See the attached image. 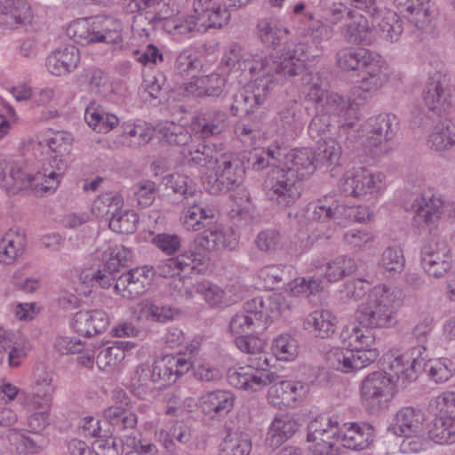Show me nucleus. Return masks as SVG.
<instances>
[{
	"label": "nucleus",
	"mask_w": 455,
	"mask_h": 455,
	"mask_svg": "<svg viewBox=\"0 0 455 455\" xmlns=\"http://www.w3.org/2000/svg\"><path fill=\"white\" fill-rule=\"evenodd\" d=\"M205 163L195 164L193 168L204 172V186L210 194L218 195L238 187L243 180L245 170L241 160L231 152H222L210 146Z\"/></svg>",
	"instance_id": "7ed1b4c3"
},
{
	"label": "nucleus",
	"mask_w": 455,
	"mask_h": 455,
	"mask_svg": "<svg viewBox=\"0 0 455 455\" xmlns=\"http://www.w3.org/2000/svg\"><path fill=\"white\" fill-rule=\"evenodd\" d=\"M397 119L391 114H380L367 121L366 147L374 156L387 154L390 149L389 141L397 131Z\"/></svg>",
	"instance_id": "f3484780"
},
{
	"label": "nucleus",
	"mask_w": 455,
	"mask_h": 455,
	"mask_svg": "<svg viewBox=\"0 0 455 455\" xmlns=\"http://www.w3.org/2000/svg\"><path fill=\"white\" fill-rule=\"evenodd\" d=\"M156 271L153 267L143 266L121 275L115 283L116 291L124 298L132 299L150 287Z\"/></svg>",
	"instance_id": "4be33fe9"
},
{
	"label": "nucleus",
	"mask_w": 455,
	"mask_h": 455,
	"mask_svg": "<svg viewBox=\"0 0 455 455\" xmlns=\"http://www.w3.org/2000/svg\"><path fill=\"white\" fill-rule=\"evenodd\" d=\"M375 432L371 425L366 422L344 424L339 432V440L345 448L363 451L373 443Z\"/></svg>",
	"instance_id": "c85d7f7f"
},
{
	"label": "nucleus",
	"mask_w": 455,
	"mask_h": 455,
	"mask_svg": "<svg viewBox=\"0 0 455 455\" xmlns=\"http://www.w3.org/2000/svg\"><path fill=\"white\" fill-rule=\"evenodd\" d=\"M216 210L204 201V194L190 198L181 212V222L188 231H201L214 220Z\"/></svg>",
	"instance_id": "b1692460"
},
{
	"label": "nucleus",
	"mask_w": 455,
	"mask_h": 455,
	"mask_svg": "<svg viewBox=\"0 0 455 455\" xmlns=\"http://www.w3.org/2000/svg\"><path fill=\"white\" fill-rule=\"evenodd\" d=\"M123 341H116L112 346L103 347L96 356V363L100 370L111 371L124 359L125 348Z\"/></svg>",
	"instance_id": "5fc2aeb1"
},
{
	"label": "nucleus",
	"mask_w": 455,
	"mask_h": 455,
	"mask_svg": "<svg viewBox=\"0 0 455 455\" xmlns=\"http://www.w3.org/2000/svg\"><path fill=\"white\" fill-rule=\"evenodd\" d=\"M306 101L340 126H351L358 119L356 103L338 92L328 91V83L319 72H307L302 77Z\"/></svg>",
	"instance_id": "f03ea898"
},
{
	"label": "nucleus",
	"mask_w": 455,
	"mask_h": 455,
	"mask_svg": "<svg viewBox=\"0 0 455 455\" xmlns=\"http://www.w3.org/2000/svg\"><path fill=\"white\" fill-rule=\"evenodd\" d=\"M286 158L285 172H292L298 180L309 177L315 170V153L307 148L293 149L289 154L284 153Z\"/></svg>",
	"instance_id": "c9c22d12"
},
{
	"label": "nucleus",
	"mask_w": 455,
	"mask_h": 455,
	"mask_svg": "<svg viewBox=\"0 0 455 455\" xmlns=\"http://www.w3.org/2000/svg\"><path fill=\"white\" fill-rule=\"evenodd\" d=\"M235 400V395L228 390L208 391L200 396L199 408L205 416L218 419L226 416L232 411Z\"/></svg>",
	"instance_id": "bb28decb"
},
{
	"label": "nucleus",
	"mask_w": 455,
	"mask_h": 455,
	"mask_svg": "<svg viewBox=\"0 0 455 455\" xmlns=\"http://www.w3.org/2000/svg\"><path fill=\"white\" fill-rule=\"evenodd\" d=\"M299 180L292 172L285 168L275 167L265 181L266 195L268 199L280 207L293 204L300 196Z\"/></svg>",
	"instance_id": "2eb2a0df"
},
{
	"label": "nucleus",
	"mask_w": 455,
	"mask_h": 455,
	"mask_svg": "<svg viewBox=\"0 0 455 455\" xmlns=\"http://www.w3.org/2000/svg\"><path fill=\"white\" fill-rule=\"evenodd\" d=\"M124 199L118 194L104 193L99 196L92 203V212L97 218H105L113 215L122 209Z\"/></svg>",
	"instance_id": "680f3d73"
},
{
	"label": "nucleus",
	"mask_w": 455,
	"mask_h": 455,
	"mask_svg": "<svg viewBox=\"0 0 455 455\" xmlns=\"http://www.w3.org/2000/svg\"><path fill=\"white\" fill-rule=\"evenodd\" d=\"M259 61H261V56L244 52L236 44L229 47L222 59V63L226 67L234 68L237 66L242 71L248 70L250 74L256 76L259 75V68L256 65Z\"/></svg>",
	"instance_id": "37998d69"
},
{
	"label": "nucleus",
	"mask_w": 455,
	"mask_h": 455,
	"mask_svg": "<svg viewBox=\"0 0 455 455\" xmlns=\"http://www.w3.org/2000/svg\"><path fill=\"white\" fill-rule=\"evenodd\" d=\"M249 311H256L261 323L268 320L277 318L281 314L289 308L284 298L280 293H273L267 296L255 297L247 301Z\"/></svg>",
	"instance_id": "c756f323"
},
{
	"label": "nucleus",
	"mask_w": 455,
	"mask_h": 455,
	"mask_svg": "<svg viewBox=\"0 0 455 455\" xmlns=\"http://www.w3.org/2000/svg\"><path fill=\"white\" fill-rule=\"evenodd\" d=\"M132 257L130 249L122 244L106 243L94 252V259L102 263V268L96 271L95 283L104 289L116 282V273L125 267Z\"/></svg>",
	"instance_id": "4468645a"
},
{
	"label": "nucleus",
	"mask_w": 455,
	"mask_h": 455,
	"mask_svg": "<svg viewBox=\"0 0 455 455\" xmlns=\"http://www.w3.org/2000/svg\"><path fill=\"white\" fill-rule=\"evenodd\" d=\"M161 140L169 145L181 147L180 163L189 168L195 164L205 163V157L211 153L210 145L195 144L188 129L175 123L159 125L157 127Z\"/></svg>",
	"instance_id": "9b49d317"
},
{
	"label": "nucleus",
	"mask_w": 455,
	"mask_h": 455,
	"mask_svg": "<svg viewBox=\"0 0 455 455\" xmlns=\"http://www.w3.org/2000/svg\"><path fill=\"white\" fill-rule=\"evenodd\" d=\"M343 208L344 205H341L333 196H325L308 204L306 214L310 221L325 222L342 215Z\"/></svg>",
	"instance_id": "a19ab883"
},
{
	"label": "nucleus",
	"mask_w": 455,
	"mask_h": 455,
	"mask_svg": "<svg viewBox=\"0 0 455 455\" xmlns=\"http://www.w3.org/2000/svg\"><path fill=\"white\" fill-rule=\"evenodd\" d=\"M368 20L355 11H347V19L342 28L345 39L352 44H369L371 38Z\"/></svg>",
	"instance_id": "79ce46f5"
},
{
	"label": "nucleus",
	"mask_w": 455,
	"mask_h": 455,
	"mask_svg": "<svg viewBox=\"0 0 455 455\" xmlns=\"http://www.w3.org/2000/svg\"><path fill=\"white\" fill-rule=\"evenodd\" d=\"M206 253L195 250H186L176 257L160 261L154 270L163 277H173L186 270H195L198 273L206 269L209 262Z\"/></svg>",
	"instance_id": "aec40b11"
},
{
	"label": "nucleus",
	"mask_w": 455,
	"mask_h": 455,
	"mask_svg": "<svg viewBox=\"0 0 455 455\" xmlns=\"http://www.w3.org/2000/svg\"><path fill=\"white\" fill-rule=\"evenodd\" d=\"M303 27L299 28V35L308 38L316 48L330 40L334 35L332 27L321 20H315L312 12H306L301 20Z\"/></svg>",
	"instance_id": "ea45409f"
},
{
	"label": "nucleus",
	"mask_w": 455,
	"mask_h": 455,
	"mask_svg": "<svg viewBox=\"0 0 455 455\" xmlns=\"http://www.w3.org/2000/svg\"><path fill=\"white\" fill-rule=\"evenodd\" d=\"M109 325L107 313L101 309L81 310L76 312L72 319L73 330L84 337H92L101 333Z\"/></svg>",
	"instance_id": "cd10ccee"
},
{
	"label": "nucleus",
	"mask_w": 455,
	"mask_h": 455,
	"mask_svg": "<svg viewBox=\"0 0 455 455\" xmlns=\"http://www.w3.org/2000/svg\"><path fill=\"white\" fill-rule=\"evenodd\" d=\"M104 416L114 430L118 433L133 430L138 421L137 415L133 411L120 406L107 408Z\"/></svg>",
	"instance_id": "3c124183"
},
{
	"label": "nucleus",
	"mask_w": 455,
	"mask_h": 455,
	"mask_svg": "<svg viewBox=\"0 0 455 455\" xmlns=\"http://www.w3.org/2000/svg\"><path fill=\"white\" fill-rule=\"evenodd\" d=\"M340 338L353 350L370 348L375 341L369 330H363L355 325L345 326L340 332Z\"/></svg>",
	"instance_id": "4d7b16f0"
},
{
	"label": "nucleus",
	"mask_w": 455,
	"mask_h": 455,
	"mask_svg": "<svg viewBox=\"0 0 455 455\" xmlns=\"http://www.w3.org/2000/svg\"><path fill=\"white\" fill-rule=\"evenodd\" d=\"M194 243L196 248L207 251L234 250L238 243V238L233 229L223 228L213 220L196 236Z\"/></svg>",
	"instance_id": "5701e85b"
},
{
	"label": "nucleus",
	"mask_w": 455,
	"mask_h": 455,
	"mask_svg": "<svg viewBox=\"0 0 455 455\" xmlns=\"http://www.w3.org/2000/svg\"><path fill=\"white\" fill-rule=\"evenodd\" d=\"M356 269L357 264L353 258L340 255L327 263L324 277L328 282H337L352 275Z\"/></svg>",
	"instance_id": "13d9d810"
},
{
	"label": "nucleus",
	"mask_w": 455,
	"mask_h": 455,
	"mask_svg": "<svg viewBox=\"0 0 455 455\" xmlns=\"http://www.w3.org/2000/svg\"><path fill=\"white\" fill-rule=\"evenodd\" d=\"M455 419L439 413L429 430L430 438L439 444H452L455 443Z\"/></svg>",
	"instance_id": "603ef678"
},
{
	"label": "nucleus",
	"mask_w": 455,
	"mask_h": 455,
	"mask_svg": "<svg viewBox=\"0 0 455 455\" xmlns=\"http://www.w3.org/2000/svg\"><path fill=\"white\" fill-rule=\"evenodd\" d=\"M443 200L431 188H423L411 204L413 220L418 226L435 223L441 215Z\"/></svg>",
	"instance_id": "393cba45"
},
{
	"label": "nucleus",
	"mask_w": 455,
	"mask_h": 455,
	"mask_svg": "<svg viewBox=\"0 0 455 455\" xmlns=\"http://www.w3.org/2000/svg\"><path fill=\"white\" fill-rule=\"evenodd\" d=\"M2 22L11 28L29 23L31 8L26 0H0Z\"/></svg>",
	"instance_id": "4c0bfd02"
},
{
	"label": "nucleus",
	"mask_w": 455,
	"mask_h": 455,
	"mask_svg": "<svg viewBox=\"0 0 455 455\" xmlns=\"http://www.w3.org/2000/svg\"><path fill=\"white\" fill-rule=\"evenodd\" d=\"M292 267L289 265H269L259 270L258 276L264 282V287L273 290L280 283H284L291 277Z\"/></svg>",
	"instance_id": "052dcab7"
},
{
	"label": "nucleus",
	"mask_w": 455,
	"mask_h": 455,
	"mask_svg": "<svg viewBox=\"0 0 455 455\" xmlns=\"http://www.w3.org/2000/svg\"><path fill=\"white\" fill-rule=\"evenodd\" d=\"M309 392V386L301 381L280 380L268 389V399L276 407H293Z\"/></svg>",
	"instance_id": "a878e982"
},
{
	"label": "nucleus",
	"mask_w": 455,
	"mask_h": 455,
	"mask_svg": "<svg viewBox=\"0 0 455 455\" xmlns=\"http://www.w3.org/2000/svg\"><path fill=\"white\" fill-rule=\"evenodd\" d=\"M422 100L429 110L438 115L455 110V92L448 80L438 73L430 76L426 83Z\"/></svg>",
	"instance_id": "6ab92c4d"
},
{
	"label": "nucleus",
	"mask_w": 455,
	"mask_h": 455,
	"mask_svg": "<svg viewBox=\"0 0 455 455\" xmlns=\"http://www.w3.org/2000/svg\"><path fill=\"white\" fill-rule=\"evenodd\" d=\"M354 350L350 348L335 347L327 353L326 360L331 368L343 373L355 372Z\"/></svg>",
	"instance_id": "338daca9"
},
{
	"label": "nucleus",
	"mask_w": 455,
	"mask_h": 455,
	"mask_svg": "<svg viewBox=\"0 0 455 455\" xmlns=\"http://www.w3.org/2000/svg\"><path fill=\"white\" fill-rule=\"evenodd\" d=\"M73 139L64 132H46L36 137L33 147L36 153L45 156L55 173L61 177L67 168Z\"/></svg>",
	"instance_id": "f8f14e48"
},
{
	"label": "nucleus",
	"mask_w": 455,
	"mask_h": 455,
	"mask_svg": "<svg viewBox=\"0 0 455 455\" xmlns=\"http://www.w3.org/2000/svg\"><path fill=\"white\" fill-rule=\"evenodd\" d=\"M421 264L428 275L443 277L452 267L451 249L446 241L431 237L421 248Z\"/></svg>",
	"instance_id": "a211bd4d"
},
{
	"label": "nucleus",
	"mask_w": 455,
	"mask_h": 455,
	"mask_svg": "<svg viewBox=\"0 0 455 455\" xmlns=\"http://www.w3.org/2000/svg\"><path fill=\"white\" fill-rule=\"evenodd\" d=\"M226 84V75L214 72L186 84L185 92L188 96L193 97H219L222 94Z\"/></svg>",
	"instance_id": "72a5a7b5"
},
{
	"label": "nucleus",
	"mask_w": 455,
	"mask_h": 455,
	"mask_svg": "<svg viewBox=\"0 0 455 455\" xmlns=\"http://www.w3.org/2000/svg\"><path fill=\"white\" fill-rule=\"evenodd\" d=\"M271 78L257 75L255 79L248 84L247 88L239 91L233 96L230 111L233 116L250 115L263 106L267 95L272 90Z\"/></svg>",
	"instance_id": "dca6fc26"
},
{
	"label": "nucleus",
	"mask_w": 455,
	"mask_h": 455,
	"mask_svg": "<svg viewBox=\"0 0 455 455\" xmlns=\"http://www.w3.org/2000/svg\"><path fill=\"white\" fill-rule=\"evenodd\" d=\"M59 183L60 174L54 172L32 175L24 170L21 163L0 157V187L8 193L16 194L28 188L36 192H51Z\"/></svg>",
	"instance_id": "6e6552de"
},
{
	"label": "nucleus",
	"mask_w": 455,
	"mask_h": 455,
	"mask_svg": "<svg viewBox=\"0 0 455 455\" xmlns=\"http://www.w3.org/2000/svg\"><path fill=\"white\" fill-rule=\"evenodd\" d=\"M402 305V291L387 285L375 286L366 301L355 311V319L367 328H390L396 320V311Z\"/></svg>",
	"instance_id": "39448f33"
},
{
	"label": "nucleus",
	"mask_w": 455,
	"mask_h": 455,
	"mask_svg": "<svg viewBox=\"0 0 455 455\" xmlns=\"http://www.w3.org/2000/svg\"><path fill=\"white\" fill-rule=\"evenodd\" d=\"M152 366L155 383L161 387L175 383L193 367V363L190 355L179 353L166 355L156 360Z\"/></svg>",
	"instance_id": "412c9836"
},
{
	"label": "nucleus",
	"mask_w": 455,
	"mask_h": 455,
	"mask_svg": "<svg viewBox=\"0 0 455 455\" xmlns=\"http://www.w3.org/2000/svg\"><path fill=\"white\" fill-rule=\"evenodd\" d=\"M194 291L200 295L211 307H228L231 304L225 291L209 280L197 281L193 285Z\"/></svg>",
	"instance_id": "de8ad7c7"
},
{
	"label": "nucleus",
	"mask_w": 455,
	"mask_h": 455,
	"mask_svg": "<svg viewBox=\"0 0 455 455\" xmlns=\"http://www.w3.org/2000/svg\"><path fill=\"white\" fill-rule=\"evenodd\" d=\"M138 307V318L140 320L166 323L180 314L176 307L158 305L150 300L142 301Z\"/></svg>",
	"instance_id": "8fccbe9b"
},
{
	"label": "nucleus",
	"mask_w": 455,
	"mask_h": 455,
	"mask_svg": "<svg viewBox=\"0 0 455 455\" xmlns=\"http://www.w3.org/2000/svg\"><path fill=\"white\" fill-rule=\"evenodd\" d=\"M80 61V53L75 45H67L52 52L46 59V68L53 76L73 72Z\"/></svg>",
	"instance_id": "473e14b6"
},
{
	"label": "nucleus",
	"mask_w": 455,
	"mask_h": 455,
	"mask_svg": "<svg viewBox=\"0 0 455 455\" xmlns=\"http://www.w3.org/2000/svg\"><path fill=\"white\" fill-rule=\"evenodd\" d=\"M174 440L188 449L192 450L194 439L190 427L185 422L176 421L171 426L169 430H161L158 433L159 443L170 455L179 454V448Z\"/></svg>",
	"instance_id": "f704fd0d"
},
{
	"label": "nucleus",
	"mask_w": 455,
	"mask_h": 455,
	"mask_svg": "<svg viewBox=\"0 0 455 455\" xmlns=\"http://www.w3.org/2000/svg\"><path fill=\"white\" fill-rule=\"evenodd\" d=\"M427 145L438 153L450 150L455 145V123L449 119L437 122L427 135Z\"/></svg>",
	"instance_id": "e433bc0d"
},
{
	"label": "nucleus",
	"mask_w": 455,
	"mask_h": 455,
	"mask_svg": "<svg viewBox=\"0 0 455 455\" xmlns=\"http://www.w3.org/2000/svg\"><path fill=\"white\" fill-rule=\"evenodd\" d=\"M251 442L243 432H228L219 446V455H250Z\"/></svg>",
	"instance_id": "09e8293b"
},
{
	"label": "nucleus",
	"mask_w": 455,
	"mask_h": 455,
	"mask_svg": "<svg viewBox=\"0 0 455 455\" xmlns=\"http://www.w3.org/2000/svg\"><path fill=\"white\" fill-rule=\"evenodd\" d=\"M336 56L340 68L359 72L361 89L364 92H376L389 79L387 64L377 52L364 48L344 47Z\"/></svg>",
	"instance_id": "20e7f679"
},
{
	"label": "nucleus",
	"mask_w": 455,
	"mask_h": 455,
	"mask_svg": "<svg viewBox=\"0 0 455 455\" xmlns=\"http://www.w3.org/2000/svg\"><path fill=\"white\" fill-rule=\"evenodd\" d=\"M93 18L72 21L67 28V35L82 45L94 44Z\"/></svg>",
	"instance_id": "774afa93"
},
{
	"label": "nucleus",
	"mask_w": 455,
	"mask_h": 455,
	"mask_svg": "<svg viewBox=\"0 0 455 455\" xmlns=\"http://www.w3.org/2000/svg\"><path fill=\"white\" fill-rule=\"evenodd\" d=\"M425 413L411 406L401 408L395 414L392 430L397 435L424 433Z\"/></svg>",
	"instance_id": "2f4dec72"
},
{
	"label": "nucleus",
	"mask_w": 455,
	"mask_h": 455,
	"mask_svg": "<svg viewBox=\"0 0 455 455\" xmlns=\"http://www.w3.org/2000/svg\"><path fill=\"white\" fill-rule=\"evenodd\" d=\"M262 323L255 310L252 312L247 308V301L243 306V311L236 313L230 320L229 329L234 334H243L254 330V327H260Z\"/></svg>",
	"instance_id": "e2e57ef3"
},
{
	"label": "nucleus",
	"mask_w": 455,
	"mask_h": 455,
	"mask_svg": "<svg viewBox=\"0 0 455 455\" xmlns=\"http://www.w3.org/2000/svg\"><path fill=\"white\" fill-rule=\"evenodd\" d=\"M336 317L328 310H315L304 321L306 330L320 338H328L335 331Z\"/></svg>",
	"instance_id": "49530a36"
},
{
	"label": "nucleus",
	"mask_w": 455,
	"mask_h": 455,
	"mask_svg": "<svg viewBox=\"0 0 455 455\" xmlns=\"http://www.w3.org/2000/svg\"><path fill=\"white\" fill-rule=\"evenodd\" d=\"M298 424L287 415L275 417L267 434V443L276 448L289 439L297 431Z\"/></svg>",
	"instance_id": "a18cd8bd"
},
{
	"label": "nucleus",
	"mask_w": 455,
	"mask_h": 455,
	"mask_svg": "<svg viewBox=\"0 0 455 455\" xmlns=\"http://www.w3.org/2000/svg\"><path fill=\"white\" fill-rule=\"evenodd\" d=\"M94 44L105 43L112 44L115 48H122L124 41L122 22L110 16H98L93 18Z\"/></svg>",
	"instance_id": "7c9ffc66"
},
{
	"label": "nucleus",
	"mask_w": 455,
	"mask_h": 455,
	"mask_svg": "<svg viewBox=\"0 0 455 455\" xmlns=\"http://www.w3.org/2000/svg\"><path fill=\"white\" fill-rule=\"evenodd\" d=\"M427 347H414L410 353L396 355L389 359V370L397 379L412 381L418 378V373L425 371L435 383H444L454 374L453 363L447 358L429 360L425 363L422 353Z\"/></svg>",
	"instance_id": "423d86ee"
},
{
	"label": "nucleus",
	"mask_w": 455,
	"mask_h": 455,
	"mask_svg": "<svg viewBox=\"0 0 455 455\" xmlns=\"http://www.w3.org/2000/svg\"><path fill=\"white\" fill-rule=\"evenodd\" d=\"M276 124L279 126V132H293L301 125L299 117V106L295 100L286 102L277 113L275 118Z\"/></svg>",
	"instance_id": "6e6d98bb"
},
{
	"label": "nucleus",
	"mask_w": 455,
	"mask_h": 455,
	"mask_svg": "<svg viewBox=\"0 0 455 455\" xmlns=\"http://www.w3.org/2000/svg\"><path fill=\"white\" fill-rule=\"evenodd\" d=\"M316 152L315 153V163L319 166L331 167L339 164L341 156V147L332 138L318 140Z\"/></svg>",
	"instance_id": "bf43d9fd"
},
{
	"label": "nucleus",
	"mask_w": 455,
	"mask_h": 455,
	"mask_svg": "<svg viewBox=\"0 0 455 455\" xmlns=\"http://www.w3.org/2000/svg\"><path fill=\"white\" fill-rule=\"evenodd\" d=\"M166 186L170 188L174 193L180 194L183 198L188 202L190 198L202 196L203 192L196 188V185L188 176H184L180 173H173L168 175L166 178Z\"/></svg>",
	"instance_id": "0e129e2a"
},
{
	"label": "nucleus",
	"mask_w": 455,
	"mask_h": 455,
	"mask_svg": "<svg viewBox=\"0 0 455 455\" xmlns=\"http://www.w3.org/2000/svg\"><path fill=\"white\" fill-rule=\"evenodd\" d=\"M84 120L90 127L100 133H107L118 124V117L108 113L100 105L92 102L84 111Z\"/></svg>",
	"instance_id": "c03bdc74"
},
{
	"label": "nucleus",
	"mask_w": 455,
	"mask_h": 455,
	"mask_svg": "<svg viewBox=\"0 0 455 455\" xmlns=\"http://www.w3.org/2000/svg\"><path fill=\"white\" fill-rule=\"evenodd\" d=\"M308 47L302 43H286L278 56H261V61L256 63L259 75L265 79L271 78L272 87L275 80L291 79L304 76L306 63L309 60ZM303 76H301L302 78Z\"/></svg>",
	"instance_id": "0eeeda50"
},
{
	"label": "nucleus",
	"mask_w": 455,
	"mask_h": 455,
	"mask_svg": "<svg viewBox=\"0 0 455 455\" xmlns=\"http://www.w3.org/2000/svg\"><path fill=\"white\" fill-rule=\"evenodd\" d=\"M24 249V235L10 230L1 239L0 261L4 264H11L17 257L23 253Z\"/></svg>",
	"instance_id": "864d4df0"
},
{
	"label": "nucleus",
	"mask_w": 455,
	"mask_h": 455,
	"mask_svg": "<svg viewBox=\"0 0 455 455\" xmlns=\"http://www.w3.org/2000/svg\"><path fill=\"white\" fill-rule=\"evenodd\" d=\"M339 424L336 418L321 414L307 425V441L312 443L313 455H337L335 443L339 437Z\"/></svg>",
	"instance_id": "ddd939ff"
},
{
	"label": "nucleus",
	"mask_w": 455,
	"mask_h": 455,
	"mask_svg": "<svg viewBox=\"0 0 455 455\" xmlns=\"http://www.w3.org/2000/svg\"><path fill=\"white\" fill-rule=\"evenodd\" d=\"M257 28L261 42L273 47L279 45L283 36L289 34L287 28H281L276 22L267 19L260 20Z\"/></svg>",
	"instance_id": "69168bd1"
},
{
	"label": "nucleus",
	"mask_w": 455,
	"mask_h": 455,
	"mask_svg": "<svg viewBox=\"0 0 455 455\" xmlns=\"http://www.w3.org/2000/svg\"><path fill=\"white\" fill-rule=\"evenodd\" d=\"M228 116L222 110H212L199 116L193 122L194 131L202 139L220 134L227 127Z\"/></svg>",
	"instance_id": "58836bf2"
},
{
	"label": "nucleus",
	"mask_w": 455,
	"mask_h": 455,
	"mask_svg": "<svg viewBox=\"0 0 455 455\" xmlns=\"http://www.w3.org/2000/svg\"><path fill=\"white\" fill-rule=\"evenodd\" d=\"M339 189L345 196L361 200L377 199L385 189L384 175L363 167H353L346 171L339 180Z\"/></svg>",
	"instance_id": "9d476101"
},
{
	"label": "nucleus",
	"mask_w": 455,
	"mask_h": 455,
	"mask_svg": "<svg viewBox=\"0 0 455 455\" xmlns=\"http://www.w3.org/2000/svg\"><path fill=\"white\" fill-rule=\"evenodd\" d=\"M395 394L396 384L394 376L386 371L371 372L360 384L362 404L372 414L387 409Z\"/></svg>",
	"instance_id": "1a4fd4ad"
},
{
	"label": "nucleus",
	"mask_w": 455,
	"mask_h": 455,
	"mask_svg": "<svg viewBox=\"0 0 455 455\" xmlns=\"http://www.w3.org/2000/svg\"><path fill=\"white\" fill-rule=\"evenodd\" d=\"M235 345L248 356L244 365L228 371V382L233 387L256 392L277 380L278 375L268 371L269 362L262 339L253 335H240L235 339Z\"/></svg>",
	"instance_id": "f257e3e1"
}]
</instances>
